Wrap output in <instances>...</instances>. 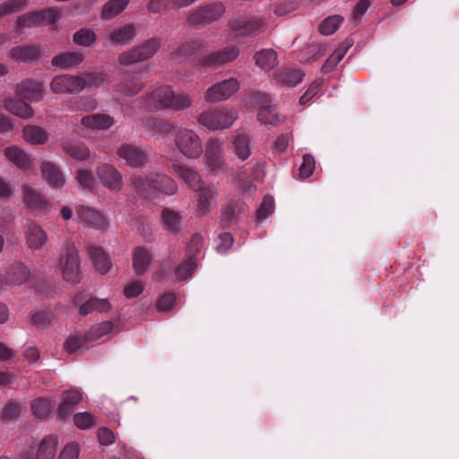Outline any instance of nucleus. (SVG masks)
Wrapping results in <instances>:
<instances>
[{"instance_id": "nucleus-1", "label": "nucleus", "mask_w": 459, "mask_h": 459, "mask_svg": "<svg viewBox=\"0 0 459 459\" xmlns=\"http://www.w3.org/2000/svg\"><path fill=\"white\" fill-rule=\"evenodd\" d=\"M135 189L146 198H152L157 192L168 195L178 191L177 183L169 177L162 174H152L134 179Z\"/></svg>"}, {"instance_id": "nucleus-2", "label": "nucleus", "mask_w": 459, "mask_h": 459, "mask_svg": "<svg viewBox=\"0 0 459 459\" xmlns=\"http://www.w3.org/2000/svg\"><path fill=\"white\" fill-rule=\"evenodd\" d=\"M238 118V112L233 108L220 106L203 111L197 121L212 131L230 128Z\"/></svg>"}, {"instance_id": "nucleus-3", "label": "nucleus", "mask_w": 459, "mask_h": 459, "mask_svg": "<svg viewBox=\"0 0 459 459\" xmlns=\"http://www.w3.org/2000/svg\"><path fill=\"white\" fill-rule=\"evenodd\" d=\"M63 279L71 284H77L82 279L78 250L74 243L66 241L58 261Z\"/></svg>"}, {"instance_id": "nucleus-4", "label": "nucleus", "mask_w": 459, "mask_h": 459, "mask_svg": "<svg viewBox=\"0 0 459 459\" xmlns=\"http://www.w3.org/2000/svg\"><path fill=\"white\" fill-rule=\"evenodd\" d=\"M58 443L57 436L47 435L40 440L37 449L32 445L22 447L17 452L15 459H55Z\"/></svg>"}, {"instance_id": "nucleus-5", "label": "nucleus", "mask_w": 459, "mask_h": 459, "mask_svg": "<svg viewBox=\"0 0 459 459\" xmlns=\"http://www.w3.org/2000/svg\"><path fill=\"white\" fill-rule=\"evenodd\" d=\"M229 28L234 37L256 36L266 28L264 20L248 15H241L229 21Z\"/></svg>"}, {"instance_id": "nucleus-6", "label": "nucleus", "mask_w": 459, "mask_h": 459, "mask_svg": "<svg viewBox=\"0 0 459 459\" xmlns=\"http://www.w3.org/2000/svg\"><path fill=\"white\" fill-rule=\"evenodd\" d=\"M160 46L159 39H148L142 45L122 52L118 56L117 61L123 66H129L143 62L152 57L157 52Z\"/></svg>"}, {"instance_id": "nucleus-7", "label": "nucleus", "mask_w": 459, "mask_h": 459, "mask_svg": "<svg viewBox=\"0 0 459 459\" xmlns=\"http://www.w3.org/2000/svg\"><path fill=\"white\" fill-rule=\"evenodd\" d=\"M175 144L187 159H197L204 152L201 138L191 129H179L175 135Z\"/></svg>"}, {"instance_id": "nucleus-8", "label": "nucleus", "mask_w": 459, "mask_h": 459, "mask_svg": "<svg viewBox=\"0 0 459 459\" xmlns=\"http://www.w3.org/2000/svg\"><path fill=\"white\" fill-rule=\"evenodd\" d=\"M59 18V12L55 8H48L43 11L33 12L20 16L15 23V31L22 33L25 29L37 26L53 25Z\"/></svg>"}, {"instance_id": "nucleus-9", "label": "nucleus", "mask_w": 459, "mask_h": 459, "mask_svg": "<svg viewBox=\"0 0 459 459\" xmlns=\"http://www.w3.org/2000/svg\"><path fill=\"white\" fill-rule=\"evenodd\" d=\"M250 102L259 106L257 112L258 120L265 125L276 126L284 122L285 117L276 111L272 104L271 97L264 92H255L250 98Z\"/></svg>"}, {"instance_id": "nucleus-10", "label": "nucleus", "mask_w": 459, "mask_h": 459, "mask_svg": "<svg viewBox=\"0 0 459 459\" xmlns=\"http://www.w3.org/2000/svg\"><path fill=\"white\" fill-rule=\"evenodd\" d=\"M204 165L214 174L223 171L225 166V149L222 140L211 137L205 146Z\"/></svg>"}, {"instance_id": "nucleus-11", "label": "nucleus", "mask_w": 459, "mask_h": 459, "mask_svg": "<svg viewBox=\"0 0 459 459\" xmlns=\"http://www.w3.org/2000/svg\"><path fill=\"white\" fill-rule=\"evenodd\" d=\"M225 13L221 2H213L191 10L188 22L192 25L202 26L219 20Z\"/></svg>"}, {"instance_id": "nucleus-12", "label": "nucleus", "mask_w": 459, "mask_h": 459, "mask_svg": "<svg viewBox=\"0 0 459 459\" xmlns=\"http://www.w3.org/2000/svg\"><path fill=\"white\" fill-rule=\"evenodd\" d=\"M173 99V90L169 85H160L144 96L142 108L148 111L169 108Z\"/></svg>"}, {"instance_id": "nucleus-13", "label": "nucleus", "mask_w": 459, "mask_h": 459, "mask_svg": "<svg viewBox=\"0 0 459 459\" xmlns=\"http://www.w3.org/2000/svg\"><path fill=\"white\" fill-rule=\"evenodd\" d=\"M239 82L235 78H229L209 87L204 93V100L215 103L230 99L239 89Z\"/></svg>"}, {"instance_id": "nucleus-14", "label": "nucleus", "mask_w": 459, "mask_h": 459, "mask_svg": "<svg viewBox=\"0 0 459 459\" xmlns=\"http://www.w3.org/2000/svg\"><path fill=\"white\" fill-rule=\"evenodd\" d=\"M85 77L62 74L53 78L50 88L55 93H74L85 88Z\"/></svg>"}, {"instance_id": "nucleus-15", "label": "nucleus", "mask_w": 459, "mask_h": 459, "mask_svg": "<svg viewBox=\"0 0 459 459\" xmlns=\"http://www.w3.org/2000/svg\"><path fill=\"white\" fill-rule=\"evenodd\" d=\"M97 176L101 184L108 189L118 192L122 188V175L112 165L103 163L97 168Z\"/></svg>"}, {"instance_id": "nucleus-16", "label": "nucleus", "mask_w": 459, "mask_h": 459, "mask_svg": "<svg viewBox=\"0 0 459 459\" xmlns=\"http://www.w3.org/2000/svg\"><path fill=\"white\" fill-rule=\"evenodd\" d=\"M76 216L81 221L98 230H107L108 221L100 211L86 205L76 208Z\"/></svg>"}, {"instance_id": "nucleus-17", "label": "nucleus", "mask_w": 459, "mask_h": 459, "mask_svg": "<svg viewBox=\"0 0 459 459\" xmlns=\"http://www.w3.org/2000/svg\"><path fill=\"white\" fill-rule=\"evenodd\" d=\"M119 158L131 167L143 166L147 161V153L142 148L130 144H122L117 152Z\"/></svg>"}, {"instance_id": "nucleus-18", "label": "nucleus", "mask_w": 459, "mask_h": 459, "mask_svg": "<svg viewBox=\"0 0 459 459\" xmlns=\"http://www.w3.org/2000/svg\"><path fill=\"white\" fill-rule=\"evenodd\" d=\"M238 54L239 49L237 46H228L203 56L201 61L205 65L219 66L235 60Z\"/></svg>"}, {"instance_id": "nucleus-19", "label": "nucleus", "mask_w": 459, "mask_h": 459, "mask_svg": "<svg viewBox=\"0 0 459 459\" xmlns=\"http://www.w3.org/2000/svg\"><path fill=\"white\" fill-rule=\"evenodd\" d=\"M82 296L83 295L80 293L74 299V305L79 307V313L82 316H86L94 311L107 312L111 308V304L108 299L91 298L82 302Z\"/></svg>"}, {"instance_id": "nucleus-20", "label": "nucleus", "mask_w": 459, "mask_h": 459, "mask_svg": "<svg viewBox=\"0 0 459 459\" xmlns=\"http://www.w3.org/2000/svg\"><path fill=\"white\" fill-rule=\"evenodd\" d=\"M230 150L240 161L247 160L252 153V142L246 133H237L232 136L229 145Z\"/></svg>"}, {"instance_id": "nucleus-21", "label": "nucleus", "mask_w": 459, "mask_h": 459, "mask_svg": "<svg viewBox=\"0 0 459 459\" xmlns=\"http://www.w3.org/2000/svg\"><path fill=\"white\" fill-rule=\"evenodd\" d=\"M196 192V214L203 216L208 213L216 202L217 192L212 186H202Z\"/></svg>"}, {"instance_id": "nucleus-22", "label": "nucleus", "mask_w": 459, "mask_h": 459, "mask_svg": "<svg viewBox=\"0 0 459 459\" xmlns=\"http://www.w3.org/2000/svg\"><path fill=\"white\" fill-rule=\"evenodd\" d=\"M42 178L46 180L48 186L55 189H61L65 184V178L60 168L51 162L43 161L40 165Z\"/></svg>"}, {"instance_id": "nucleus-23", "label": "nucleus", "mask_w": 459, "mask_h": 459, "mask_svg": "<svg viewBox=\"0 0 459 459\" xmlns=\"http://www.w3.org/2000/svg\"><path fill=\"white\" fill-rule=\"evenodd\" d=\"M82 394L76 388H71L62 394L57 412L60 418L66 419L74 412L75 406L82 401Z\"/></svg>"}, {"instance_id": "nucleus-24", "label": "nucleus", "mask_w": 459, "mask_h": 459, "mask_svg": "<svg viewBox=\"0 0 459 459\" xmlns=\"http://www.w3.org/2000/svg\"><path fill=\"white\" fill-rule=\"evenodd\" d=\"M26 244L30 249L41 248L48 241V235L41 226L30 221L25 232Z\"/></svg>"}, {"instance_id": "nucleus-25", "label": "nucleus", "mask_w": 459, "mask_h": 459, "mask_svg": "<svg viewBox=\"0 0 459 459\" xmlns=\"http://www.w3.org/2000/svg\"><path fill=\"white\" fill-rule=\"evenodd\" d=\"M172 169L174 173L193 190H197L203 186L201 175L193 168L175 163L172 165Z\"/></svg>"}, {"instance_id": "nucleus-26", "label": "nucleus", "mask_w": 459, "mask_h": 459, "mask_svg": "<svg viewBox=\"0 0 459 459\" xmlns=\"http://www.w3.org/2000/svg\"><path fill=\"white\" fill-rule=\"evenodd\" d=\"M23 201L33 212H39L48 209V201L36 190L27 185L22 186Z\"/></svg>"}, {"instance_id": "nucleus-27", "label": "nucleus", "mask_w": 459, "mask_h": 459, "mask_svg": "<svg viewBox=\"0 0 459 459\" xmlns=\"http://www.w3.org/2000/svg\"><path fill=\"white\" fill-rule=\"evenodd\" d=\"M4 155L9 161L13 162L21 169L28 170L32 168L33 159L31 156L17 146L5 148Z\"/></svg>"}, {"instance_id": "nucleus-28", "label": "nucleus", "mask_w": 459, "mask_h": 459, "mask_svg": "<svg viewBox=\"0 0 459 459\" xmlns=\"http://www.w3.org/2000/svg\"><path fill=\"white\" fill-rule=\"evenodd\" d=\"M81 124L90 130H107L114 125V118L108 114H93L83 117Z\"/></svg>"}, {"instance_id": "nucleus-29", "label": "nucleus", "mask_w": 459, "mask_h": 459, "mask_svg": "<svg viewBox=\"0 0 459 459\" xmlns=\"http://www.w3.org/2000/svg\"><path fill=\"white\" fill-rule=\"evenodd\" d=\"M16 94L29 100H40L43 97V87L38 82L25 80L16 85Z\"/></svg>"}, {"instance_id": "nucleus-30", "label": "nucleus", "mask_w": 459, "mask_h": 459, "mask_svg": "<svg viewBox=\"0 0 459 459\" xmlns=\"http://www.w3.org/2000/svg\"><path fill=\"white\" fill-rule=\"evenodd\" d=\"M160 222L163 229L172 234L181 230L182 213L170 208H164L160 213Z\"/></svg>"}, {"instance_id": "nucleus-31", "label": "nucleus", "mask_w": 459, "mask_h": 459, "mask_svg": "<svg viewBox=\"0 0 459 459\" xmlns=\"http://www.w3.org/2000/svg\"><path fill=\"white\" fill-rule=\"evenodd\" d=\"M4 107L10 113L23 119L31 118L34 115V110L30 105L13 98L5 99Z\"/></svg>"}, {"instance_id": "nucleus-32", "label": "nucleus", "mask_w": 459, "mask_h": 459, "mask_svg": "<svg viewBox=\"0 0 459 459\" xmlns=\"http://www.w3.org/2000/svg\"><path fill=\"white\" fill-rule=\"evenodd\" d=\"M135 36V26L133 23H128L113 30L108 36V40L116 45H126L129 44Z\"/></svg>"}, {"instance_id": "nucleus-33", "label": "nucleus", "mask_w": 459, "mask_h": 459, "mask_svg": "<svg viewBox=\"0 0 459 459\" xmlns=\"http://www.w3.org/2000/svg\"><path fill=\"white\" fill-rule=\"evenodd\" d=\"M88 252L96 270L101 274L107 273L111 267V262L102 247L91 246Z\"/></svg>"}, {"instance_id": "nucleus-34", "label": "nucleus", "mask_w": 459, "mask_h": 459, "mask_svg": "<svg viewBox=\"0 0 459 459\" xmlns=\"http://www.w3.org/2000/svg\"><path fill=\"white\" fill-rule=\"evenodd\" d=\"M255 65L264 71L273 69L278 64L276 52L272 48H264L256 52L254 56Z\"/></svg>"}, {"instance_id": "nucleus-35", "label": "nucleus", "mask_w": 459, "mask_h": 459, "mask_svg": "<svg viewBox=\"0 0 459 459\" xmlns=\"http://www.w3.org/2000/svg\"><path fill=\"white\" fill-rule=\"evenodd\" d=\"M83 60V55L80 52H65L55 56L52 65L61 69H69L78 65Z\"/></svg>"}, {"instance_id": "nucleus-36", "label": "nucleus", "mask_w": 459, "mask_h": 459, "mask_svg": "<svg viewBox=\"0 0 459 459\" xmlns=\"http://www.w3.org/2000/svg\"><path fill=\"white\" fill-rule=\"evenodd\" d=\"M62 146L64 151L75 160H84L90 157L89 148L82 142L65 140L63 142Z\"/></svg>"}, {"instance_id": "nucleus-37", "label": "nucleus", "mask_w": 459, "mask_h": 459, "mask_svg": "<svg viewBox=\"0 0 459 459\" xmlns=\"http://www.w3.org/2000/svg\"><path fill=\"white\" fill-rule=\"evenodd\" d=\"M133 267L137 274L144 273L152 261V255L150 252L143 247H138L133 251Z\"/></svg>"}, {"instance_id": "nucleus-38", "label": "nucleus", "mask_w": 459, "mask_h": 459, "mask_svg": "<svg viewBox=\"0 0 459 459\" xmlns=\"http://www.w3.org/2000/svg\"><path fill=\"white\" fill-rule=\"evenodd\" d=\"M42 54V48L39 45H30L13 48L11 56L25 62L33 61Z\"/></svg>"}, {"instance_id": "nucleus-39", "label": "nucleus", "mask_w": 459, "mask_h": 459, "mask_svg": "<svg viewBox=\"0 0 459 459\" xmlns=\"http://www.w3.org/2000/svg\"><path fill=\"white\" fill-rule=\"evenodd\" d=\"M22 135L24 140L30 144H43L48 138V134L44 128L32 125L23 127Z\"/></svg>"}, {"instance_id": "nucleus-40", "label": "nucleus", "mask_w": 459, "mask_h": 459, "mask_svg": "<svg viewBox=\"0 0 459 459\" xmlns=\"http://www.w3.org/2000/svg\"><path fill=\"white\" fill-rule=\"evenodd\" d=\"M30 277L29 269L22 263H16L9 268L6 275L8 284L20 285L24 283Z\"/></svg>"}, {"instance_id": "nucleus-41", "label": "nucleus", "mask_w": 459, "mask_h": 459, "mask_svg": "<svg viewBox=\"0 0 459 459\" xmlns=\"http://www.w3.org/2000/svg\"><path fill=\"white\" fill-rule=\"evenodd\" d=\"M302 76L299 70L286 68L275 75V82L282 85L295 86L301 82Z\"/></svg>"}, {"instance_id": "nucleus-42", "label": "nucleus", "mask_w": 459, "mask_h": 459, "mask_svg": "<svg viewBox=\"0 0 459 459\" xmlns=\"http://www.w3.org/2000/svg\"><path fill=\"white\" fill-rule=\"evenodd\" d=\"M31 411L39 419H47L53 408V402L46 398H38L31 403Z\"/></svg>"}, {"instance_id": "nucleus-43", "label": "nucleus", "mask_w": 459, "mask_h": 459, "mask_svg": "<svg viewBox=\"0 0 459 459\" xmlns=\"http://www.w3.org/2000/svg\"><path fill=\"white\" fill-rule=\"evenodd\" d=\"M129 0H109L107 2L102 9V18L108 20L112 19L128 5Z\"/></svg>"}, {"instance_id": "nucleus-44", "label": "nucleus", "mask_w": 459, "mask_h": 459, "mask_svg": "<svg viewBox=\"0 0 459 459\" xmlns=\"http://www.w3.org/2000/svg\"><path fill=\"white\" fill-rule=\"evenodd\" d=\"M200 48L201 43L197 41L186 42L173 54V59L178 62H183L195 54Z\"/></svg>"}, {"instance_id": "nucleus-45", "label": "nucleus", "mask_w": 459, "mask_h": 459, "mask_svg": "<svg viewBox=\"0 0 459 459\" xmlns=\"http://www.w3.org/2000/svg\"><path fill=\"white\" fill-rule=\"evenodd\" d=\"M143 87V84L137 80H127L115 86L117 93L132 97L138 94Z\"/></svg>"}, {"instance_id": "nucleus-46", "label": "nucleus", "mask_w": 459, "mask_h": 459, "mask_svg": "<svg viewBox=\"0 0 459 459\" xmlns=\"http://www.w3.org/2000/svg\"><path fill=\"white\" fill-rule=\"evenodd\" d=\"M75 180L82 189L91 190L95 186V178L91 169L81 167L78 169Z\"/></svg>"}, {"instance_id": "nucleus-47", "label": "nucleus", "mask_w": 459, "mask_h": 459, "mask_svg": "<svg viewBox=\"0 0 459 459\" xmlns=\"http://www.w3.org/2000/svg\"><path fill=\"white\" fill-rule=\"evenodd\" d=\"M196 265V258L188 256L187 260L180 264L177 268L175 273L176 279L183 281L191 278Z\"/></svg>"}, {"instance_id": "nucleus-48", "label": "nucleus", "mask_w": 459, "mask_h": 459, "mask_svg": "<svg viewBox=\"0 0 459 459\" xmlns=\"http://www.w3.org/2000/svg\"><path fill=\"white\" fill-rule=\"evenodd\" d=\"M178 0H150L147 8L151 13H158L171 8H180Z\"/></svg>"}, {"instance_id": "nucleus-49", "label": "nucleus", "mask_w": 459, "mask_h": 459, "mask_svg": "<svg viewBox=\"0 0 459 459\" xmlns=\"http://www.w3.org/2000/svg\"><path fill=\"white\" fill-rule=\"evenodd\" d=\"M343 18L340 15H333L323 21L319 26V30L324 35H331L336 31Z\"/></svg>"}, {"instance_id": "nucleus-50", "label": "nucleus", "mask_w": 459, "mask_h": 459, "mask_svg": "<svg viewBox=\"0 0 459 459\" xmlns=\"http://www.w3.org/2000/svg\"><path fill=\"white\" fill-rule=\"evenodd\" d=\"M96 40V34L90 29H81L74 35V42L77 45L89 47Z\"/></svg>"}, {"instance_id": "nucleus-51", "label": "nucleus", "mask_w": 459, "mask_h": 459, "mask_svg": "<svg viewBox=\"0 0 459 459\" xmlns=\"http://www.w3.org/2000/svg\"><path fill=\"white\" fill-rule=\"evenodd\" d=\"M28 5V0H11L0 4V16L21 12Z\"/></svg>"}, {"instance_id": "nucleus-52", "label": "nucleus", "mask_w": 459, "mask_h": 459, "mask_svg": "<svg viewBox=\"0 0 459 459\" xmlns=\"http://www.w3.org/2000/svg\"><path fill=\"white\" fill-rule=\"evenodd\" d=\"M192 105V99L189 94L186 92L175 93L173 91V99L169 108L175 110H182L189 108Z\"/></svg>"}, {"instance_id": "nucleus-53", "label": "nucleus", "mask_w": 459, "mask_h": 459, "mask_svg": "<svg viewBox=\"0 0 459 459\" xmlns=\"http://www.w3.org/2000/svg\"><path fill=\"white\" fill-rule=\"evenodd\" d=\"M80 446L77 442L66 443L60 450L57 459H79Z\"/></svg>"}, {"instance_id": "nucleus-54", "label": "nucleus", "mask_w": 459, "mask_h": 459, "mask_svg": "<svg viewBox=\"0 0 459 459\" xmlns=\"http://www.w3.org/2000/svg\"><path fill=\"white\" fill-rule=\"evenodd\" d=\"M74 425L80 429H88L95 425V417L89 412H79L74 416Z\"/></svg>"}, {"instance_id": "nucleus-55", "label": "nucleus", "mask_w": 459, "mask_h": 459, "mask_svg": "<svg viewBox=\"0 0 459 459\" xmlns=\"http://www.w3.org/2000/svg\"><path fill=\"white\" fill-rule=\"evenodd\" d=\"M98 107V101L93 97L83 96L76 99L72 108L82 111H92Z\"/></svg>"}, {"instance_id": "nucleus-56", "label": "nucleus", "mask_w": 459, "mask_h": 459, "mask_svg": "<svg viewBox=\"0 0 459 459\" xmlns=\"http://www.w3.org/2000/svg\"><path fill=\"white\" fill-rule=\"evenodd\" d=\"M346 54V49L338 48L327 58L322 66L324 73H329L332 71L337 64L343 58Z\"/></svg>"}, {"instance_id": "nucleus-57", "label": "nucleus", "mask_w": 459, "mask_h": 459, "mask_svg": "<svg viewBox=\"0 0 459 459\" xmlns=\"http://www.w3.org/2000/svg\"><path fill=\"white\" fill-rule=\"evenodd\" d=\"M274 211V200L272 196L266 195L264 197L263 202L257 210V218L260 221L266 219Z\"/></svg>"}, {"instance_id": "nucleus-58", "label": "nucleus", "mask_w": 459, "mask_h": 459, "mask_svg": "<svg viewBox=\"0 0 459 459\" xmlns=\"http://www.w3.org/2000/svg\"><path fill=\"white\" fill-rule=\"evenodd\" d=\"M81 76L85 77L86 88L101 85L106 81L108 75L104 72H91L82 74Z\"/></svg>"}, {"instance_id": "nucleus-59", "label": "nucleus", "mask_w": 459, "mask_h": 459, "mask_svg": "<svg viewBox=\"0 0 459 459\" xmlns=\"http://www.w3.org/2000/svg\"><path fill=\"white\" fill-rule=\"evenodd\" d=\"M114 325L112 322L107 321L100 325L93 326L91 332L88 333V339L96 340L104 334H107L112 331Z\"/></svg>"}, {"instance_id": "nucleus-60", "label": "nucleus", "mask_w": 459, "mask_h": 459, "mask_svg": "<svg viewBox=\"0 0 459 459\" xmlns=\"http://www.w3.org/2000/svg\"><path fill=\"white\" fill-rule=\"evenodd\" d=\"M23 410L24 408L20 403H9L3 410V417L6 420H14L22 414Z\"/></svg>"}, {"instance_id": "nucleus-61", "label": "nucleus", "mask_w": 459, "mask_h": 459, "mask_svg": "<svg viewBox=\"0 0 459 459\" xmlns=\"http://www.w3.org/2000/svg\"><path fill=\"white\" fill-rule=\"evenodd\" d=\"M203 247V237L200 234H195L191 238L187 247H186V255L190 257H195L197 254L200 253Z\"/></svg>"}, {"instance_id": "nucleus-62", "label": "nucleus", "mask_w": 459, "mask_h": 459, "mask_svg": "<svg viewBox=\"0 0 459 459\" xmlns=\"http://www.w3.org/2000/svg\"><path fill=\"white\" fill-rule=\"evenodd\" d=\"M315 169V160L309 155L306 154L303 156V161L299 168L300 177L307 178L310 177Z\"/></svg>"}, {"instance_id": "nucleus-63", "label": "nucleus", "mask_w": 459, "mask_h": 459, "mask_svg": "<svg viewBox=\"0 0 459 459\" xmlns=\"http://www.w3.org/2000/svg\"><path fill=\"white\" fill-rule=\"evenodd\" d=\"M143 290V285L139 281H134L127 283L124 289V294L127 299L139 296Z\"/></svg>"}, {"instance_id": "nucleus-64", "label": "nucleus", "mask_w": 459, "mask_h": 459, "mask_svg": "<svg viewBox=\"0 0 459 459\" xmlns=\"http://www.w3.org/2000/svg\"><path fill=\"white\" fill-rule=\"evenodd\" d=\"M322 83L323 81L321 79L315 80L307 91L299 98V103L301 105L307 103L316 94Z\"/></svg>"}]
</instances>
